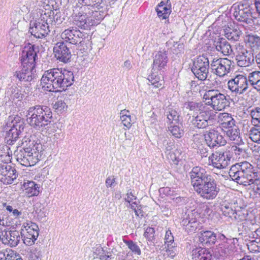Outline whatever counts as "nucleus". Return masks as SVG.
I'll return each instance as SVG.
<instances>
[{"instance_id":"nucleus-40","label":"nucleus","mask_w":260,"mask_h":260,"mask_svg":"<svg viewBox=\"0 0 260 260\" xmlns=\"http://www.w3.org/2000/svg\"><path fill=\"white\" fill-rule=\"evenodd\" d=\"M222 125L223 127L226 129L233 128L236 126L235 125V120L232 118L231 115L228 113H224L222 119Z\"/></svg>"},{"instance_id":"nucleus-15","label":"nucleus","mask_w":260,"mask_h":260,"mask_svg":"<svg viewBox=\"0 0 260 260\" xmlns=\"http://www.w3.org/2000/svg\"><path fill=\"white\" fill-rule=\"evenodd\" d=\"M38 52V47L35 45L28 44L25 46L21 52L20 57L22 66L35 69Z\"/></svg>"},{"instance_id":"nucleus-4","label":"nucleus","mask_w":260,"mask_h":260,"mask_svg":"<svg viewBox=\"0 0 260 260\" xmlns=\"http://www.w3.org/2000/svg\"><path fill=\"white\" fill-rule=\"evenodd\" d=\"M27 123L33 128L43 131L50 127L52 113L49 107L39 105L30 107L26 111Z\"/></svg>"},{"instance_id":"nucleus-55","label":"nucleus","mask_w":260,"mask_h":260,"mask_svg":"<svg viewBox=\"0 0 260 260\" xmlns=\"http://www.w3.org/2000/svg\"><path fill=\"white\" fill-rule=\"evenodd\" d=\"M42 256V252L41 250L36 248L30 251L29 258L31 260H41Z\"/></svg>"},{"instance_id":"nucleus-42","label":"nucleus","mask_w":260,"mask_h":260,"mask_svg":"<svg viewBox=\"0 0 260 260\" xmlns=\"http://www.w3.org/2000/svg\"><path fill=\"white\" fill-rule=\"evenodd\" d=\"M203 106L201 102H196L193 101H187L184 103L183 106L190 111L196 112L203 110L202 107Z\"/></svg>"},{"instance_id":"nucleus-33","label":"nucleus","mask_w":260,"mask_h":260,"mask_svg":"<svg viewBox=\"0 0 260 260\" xmlns=\"http://www.w3.org/2000/svg\"><path fill=\"white\" fill-rule=\"evenodd\" d=\"M224 132L230 140L234 141L235 142H241V143H242V139L240 136V131L237 126L228 129Z\"/></svg>"},{"instance_id":"nucleus-38","label":"nucleus","mask_w":260,"mask_h":260,"mask_svg":"<svg viewBox=\"0 0 260 260\" xmlns=\"http://www.w3.org/2000/svg\"><path fill=\"white\" fill-rule=\"evenodd\" d=\"M18 177L16 170L13 167L4 176L2 182L4 184H11Z\"/></svg>"},{"instance_id":"nucleus-39","label":"nucleus","mask_w":260,"mask_h":260,"mask_svg":"<svg viewBox=\"0 0 260 260\" xmlns=\"http://www.w3.org/2000/svg\"><path fill=\"white\" fill-rule=\"evenodd\" d=\"M23 229H24L25 233L39 236V229L36 223L31 221H27L23 223Z\"/></svg>"},{"instance_id":"nucleus-47","label":"nucleus","mask_w":260,"mask_h":260,"mask_svg":"<svg viewBox=\"0 0 260 260\" xmlns=\"http://www.w3.org/2000/svg\"><path fill=\"white\" fill-rule=\"evenodd\" d=\"M124 243L126 245L128 248L135 254L140 255L141 254V251L139 246L136 242L132 240H123Z\"/></svg>"},{"instance_id":"nucleus-48","label":"nucleus","mask_w":260,"mask_h":260,"mask_svg":"<svg viewBox=\"0 0 260 260\" xmlns=\"http://www.w3.org/2000/svg\"><path fill=\"white\" fill-rule=\"evenodd\" d=\"M249 242L247 243L248 250L252 252H260V242L256 240H248Z\"/></svg>"},{"instance_id":"nucleus-44","label":"nucleus","mask_w":260,"mask_h":260,"mask_svg":"<svg viewBox=\"0 0 260 260\" xmlns=\"http://www.w3.org/2000/svg\"><path fill=\"white\" fill-rule=\"evenodd\" d=\"M244 145V143L243 140H242L241 143V142H234V145L231 147V151L237 156L243 154L246 152V150L243 147Z\"/></svg>"},{"instance_id":"nucleus-59","label":"nucleus","mask_w":260,"mask_h":260,"mask_svg":"<svg viewBox=\"0 0 260 260\" xmlns=\"http://www.w3.org/2000/svg\"><path fill=\"white\" fill-rule=\"evenodd\" d=\"M12 167L8 164H4L0 166V181L2 182L4 176L8 173L10 170L12 169Z\"/></svg>"},{"instance_id":"nucleus-41","label":"nucleus","mask_w":260,"mask_h":260,"mask_svg":"<svg viewBox=\"0 0 260 260\" xmlns=\"http://www.w3.org/2000/svg\"><path fill=\"white\" fill-rule=\"evenodd\" d=\"M129 111L125 110L120 111V119L123 125L129 129L132 126V118L131 115L128 114Z\"/></svg>"},{"instance_id":"nucleus-63","label":"nucleus","mask_w":260,"mask_h":260,"mask_svg":"<svg viewBox=\"0 0 260 260\" xmlns=\"http://www.w3.org/2000/svg\"><path fill=\"white\" fill-rule=\"evenodd\" d=\"M5 152L4 154H0V161L4 162V164H8L10 161V156Z\"/></svg>"},{"instance_id":"nucleus-52","label":"nucleus","mask_w":260,"mask_h":260,"mask_svg":"<svg viewBox=\"0 0 260 260\" xmlns=\"http://www.w3.org/2000/svg\"><path fill=\"white\" fill-rule=\"evenodd\" d=\"M260 80V72H253L250 73L248 80L250 84L254 87L256 83Z\"/></svg>"},{"instance_id":"nucleus-13","label":"nucleus","mask_w":260,"mask_h":260,"mask_svg":"<svg viewBox=\"0 0 260 260\" xmlns=\"http://www.w3.org/2000/svg\"><path fill=\"white\" fill-rule=\"evenodd\" d=\"M209 67L208 58L203 55L194 59L191 70L199 80L203 81L208 78Z\"/></svg>"},{"instance_id":"nucleus-18","label":"nucleus","mask_w":260,"mask_h":260,"mask_svg":"<svg viewBox=\"0 0 260 260\" xmlns=\"http://www.w3.org/2000/svg\"><path fill=\"white\" fill-rule=\"evenodd\" d=\"M199 210L198 209L187 211L181 221V224L184 226L187 233H192L197 229L199 222L197 219L200 217Z\"/></svg>"},{"instance_id":"nucleus-35","label":"nucleus","mask_w":260,"mask_h":260,"mask_svg":"<svg viewBox=\"0 0 260 260\" xmlns=\"http://www.w3.org/2000/svg\"><path fill=\"white\" fill-rule=\"evenodd\" d=\"M241 31L239 29H232L229 28L224 30V35L229 40L237 41L239 40Z\"/></svg>"},{"instance_id":"nucleus-50","label":"nucleus","mask_w":260,"mask_h":260,"mask_svg":"<svg viewBox=\"0 0 260 260\" xmlns=\"http://www.w3.org/2000/svg\"><path fill=\"white\" fill-rule=\"evenodd\" d=\"M199 210V213L205 217H209L212 214L213 211L210 207L207 205H201Z\"/></svg>"},{"instance_id":"nucleus-11","label":"nucleus","mask_w":260,"mask_h":260,"mask_svg":"<svg viewBox=\"0 0 260 260\" xmlns=\"http://www.w3.org/2000/svg\"><path fill=\"white\" fill-rule=\"evenodd\" d=\"M235 63L227 58H214L211 62V72L219 77L227 75L233 70Z\"/></svg>"},{"instance_id":"nucleus-53","label":"nucleus","mask_w":260,"mask_h":260,"mask_svg":"<svg viewBox=\"0 0 260 260\" xmlns=\"http://www.w3.org/2000/svg\"><path fill=\"white\" fill-rule=\"evenodd\" d=\"M165 249L167 252V255L170 257L173 258L176 254V248L175 243L171 245H168L165 246L164 247H162V250Z\"/></svg>"},{"instance_id":"nucleus-21","label":"nucleus","mask_w":260,"mask_h":260,"mask_svg":"<svg viewBox=\"0 0 260 260\" xmlns=\"http://www.w3.org/2000/svg\"><path fill=\"white\" fill-rule=\"evenodd\" d=\"M229 89L236 94H243L248 88V84L246 77L242 75L236 76L228 83Z\"/></svg>"},{"instance_id":"nucleus-45","label":"nucleus","mask_w":260,"mask_h":260,"mask_svg":"<svg viewBox=\"0 0 260 260\" xmlns=\"http://www.w3.org/2000/svg\"><path fill=\"white\" fill-rule=\"evenodd\" d=\"M168 130L174 137L176 138H180L184 135L183 129L178 125L168 126Z\"/></svg>"},{"instance_id":"nucleus-2","label":"nucleus","mask_w":260,"mask_h":260,"mask_svg":"<svg viewBox=\"0 0 260 260\" xmlns=\"http://www.w3.org/2000/svg\"><path fill=\"white\" fill-rule=\"evenodd\" d=\"M74 81V76L72 71L53 68L44 72L41 79V84L44 90L53 92L65 90Z\"/></svg>"},{"instance_id":"nucleus-19","label":"nucleus","mask_w":260,"mask_h":260,"mask_svg":"<svg viewBox=\"0 0 260 260\" xmlns=\"http://www.w3.org/2000/svg\"><path fill=\"white\" fill-rule=\"evenodd\" d=\"M34 69V68L22 66L20 70L13 73V76L11 77V81L15 82L18 86L19 84L27 85V83H30L35 78V75L33 73Z\"/></svg>"},{"instance_id":"nucleus-58","label":"nucleus","mask_w":260,"mask_h":260,"mask_svg":"<svg viewBox=\"0 0 260 260\" xmlns=\"http://www.w3.org/2000/svg\"><path fill=\"white\" fill-rule=\"evenodd\" d=\"M245 239V240L252 239V240H256L260 242V229L255 230L254 232H251L250 235H243Z\"/></svg>"},{"instance_id":"nucleus-62","label":"nucleus","mask_w":260,"mask_h":260,"mask_svg":"<svg viewBox=\"0 0 260 260\" xmlns=\"http://www.w3.org/2000/svg\"><path fill=\"white\" fill-rule=\"evenodd\" d=\"M173 47L174 49H173L172 51L174 54H177L183 51V44L182 43H178L176 42L175 44L174 45Z\"/></svg>"},{"instance_id":"nucleus-7","label":"nucleus","mask_w":260,"mask_h":260,"mask_svg":"<svg viewBox=\"0 0 260 260\" xmlns=\"http://www.w3.org/2000/svg\"><path fill=\"white\" fill-rule=\"evenodd\" d=\"M88 36L87 34L73 27L65 29L61 34V38L63 41L69 45H76L77 49L83 52H86L90 47Z\"/></svg>"},{"instance_id":"nucleus-6","label":"nucleus","mask_w":260,"mask_h":260,"mask_svg":"<svg viewBox=\"0 0 260 260\" xmlns=\"http://www.w3.org/2000/svg\"><path fill=\"white\" fill-rule=\"evenodd\" d=\"M169 58L168 53L165 50H160L156 52L153 57L152 68L148 73L147 79L155 88H159L164 84V72Z\"/></svg>"},{"instance_id":"nucleus-43","label":"nucleus","mask_w":260,"mask_h":260,"mask_svg":"<svg viewBox=\"0 0 260 260\" xmlns=\"http://www.w3.org/2000/svg\"><path fill=\"white\" fill-rule=\"evenodd\" d=\"M251 122L255 126H260V107H256L250 110Z\"/></svg>"},{"instance_id":"nucleus-22","label":"nucleus","mask_w":260,"mask_h":260,"mask_svg":"<svg viewBox=\"0 0 260 260\" xmlns=\"http://www.w3.org/2000/svg\"><path fill=\"white\" fill-rule=\"evenodd\" d=\"M208 160L214 168L221 169L225 168L229 165L231 157L224 152L216 151L209 156Z\"/></svg>"},{"instance_id":"nucleus-17","label":"nucleus","mask_w":260,"mask_h":260,"mask_svg":"<svg viewBox=\"0 0 260 260\" xmlns=\"http://www.w3.org/2000/svg\"><path fill=\"white\" fill-rule=\"evenodd\" d=\"M204 137L206 144L211 149L224 146L226 144L224 137L215 128L206 131L204 134Z\"/></svg>"},{"instance_id":"nucleus-23","label":"nucleus","mask_w":260,"mask_h":260,"mask_svg":"<svg viewBox=\"0 0 260 260\" xmlns=\"http://www.w3.org/2000/svg\"><path fill=\"white\" fill-rule=\"evenodd\" d=\"M0 239L3 244L13 247L19 243L21 235L16 230H4L0 232Z\"/></svg>"},{"instance_id":"nucleus-61","label":"nucleus","mask_w":260,"mask_h":260,"mask_svg":"<svg viewBox=\"0 0 260 260\" xmlns=\"http://www.w3.org/2000/svg\"><path fill=\"white\" fill-rule=\"evenodd\" d=\"M66 105V104L63 101L59 100L55 102L54 104L53 108L57 112H62L64 110Z\"/></svg>"},{"instance_id":"nucleus-49","label":"nucleus","mask_w":260,"mask_h":260,"mask_svg":"<svg viewBox=\"0 0 260 260\" xmlns=\"http://www.w3.org/2000/svg\"><path fill=\"white\" fill-rule=\"evenodd\" d=\"M155 230L153 228L148 227L145 230L144 236L146 239L149 242H151L153 243H154L155 240Z\"/></svg>"},{"instance_id":"nucleus-57","label":"nucleus","mask_w":260,"mask_h":260,"mask_svg":"<svg viewBox=\"0 0 260 260\" xmlns=\"http://www.w3.org/2000/svg\"><path fill=\"white\" fill-rule=\"evenodd\" d=\"M174 237L170 230L166 231V234L164 238V246L166 245L174 244Z\"/></svg>"},{"instance_id":"nucleus-28","label":"nucleus","mask_w":260,"mask_h":260,"mask_svg":"<svg viewBox=\"0 0 260 260\" xmlns=\"http://www.w3.org/2000/svg\"><path fill=\"white\" fill-rule=\"evenodd\" d=\"M192 260H213L208 250L204 248H197L192 251Z\"/></svg>"},{"instance_id":"nucleus-10","label":"nucleus","mask_w":260,"mask_h":260,"mask_svg":"<svg viewBox=\"0 0 260 260\" xmlns=\"http://www.w3.org/2000/svg\"><path fill=\"white\" fill-rule=\"evenodd\" d=\"M90 8L89 6L81 4V3L73 7L72 16L74 21L76 25L82 29H86L89 27L87 18L89 15L93 13Z\"/></svg>"},{"instance_id":"nucleus-31","label":"nucleus","mask_w":260,"mask_h":260,"mask_svg":"<svg viewBox=\"0 0 260 260\" xmlns=\"http://www.w3.org/2000/svg\"><path fill=\"white\" fill-rule=\"evenodd\" d=\"M6 96L9 100L14 101L16 99L20 100L22 99V94L20 89L16 86H12L8 88L6 92Z\"/></svg>"},{"instance_id":"nucleus-25","label":"nucleus","mask_w":260,"mask_h":260,"mask_svg":"<svg viewBox=\"0 0 260 260\" xmlns=\"http://www.w3.org/2000/svg\"><path fill=\"white\" fill-rule=\"evenodd\" d=\"M237 239H229L225 242H221L219 244L217 250L220 256H226L230 254L235 248V241Z\"/></svg>"},{"instance_id":"nucleus-14","label":"nucleus","mask_w":260,"mask_h":260,"mask_svg":"<svg viewBox=\"0 0 260 260\" xmlns=\"http://www.w3.org/2000/svg\"><path fill=\"white\" fill-rule=\"evenodd\" d=\"M233 8L234 9L233 15L237 20L247 24L251 23L252 17V5L247 2H242L238 4H234Z\"/></svg>"},{"instance_id":"nucleus-32","label":"nucleus","mask_w":260,"mask_h":260,"mask_svg":"<svg viewBox=\"0 0 260 260\" xmlns=\"http://www.w3.org/2000/svg\"><path fill=\"white\" fill-rule=\"evenodd\" d=\"M157 15L158 17L161 18L162 19H166L171 13V8L166 6L162 5L161 4H158L155 8Z\"/></svg>"},{"instance_id":"nucleus-26","label":"nucleus","mask_w":260,"mask_h":260,"mask_svg":"<svg viewBox=\"0 0 260 260\" xmlns=\"http://www.w3.org/2000/svg\"><path fill=\"white\" fill-rule=\"evenodd\" d=\"M217 240V235L211 231H202L199 236V241L204 246L214 245Z\"/></svg>"},{"instance_id":"nucleus-56","label":"nucleus","mask_w":260,"mask_h":260,"mask_svg":"<svg viewBox=\"0 0 260 260\" xmlns=\"http://www.w3.org/2000/svg\"><path fill=\"white\" fill-rule=\"evenodd\" d=\"M95 254L99 256L100 259L106 260L108 258L110 257V256L108 255V252H106L103 247H99L96 248L95 251L94 252Z\"/></svg>"},{"instance_id":"nucleus-5","label":"nucleus","mask_w":260,"mask_h":260,"mask_svg":"<svg viewBox=\"0 0 260 260\" xmlns=\"http://www.w3.org/2000/svg\"><path fill=\"white\" fill-rule=\"evenodd\" d=\"M23 147H19L14 152L17 161L22 166L29 167L34 166L38 161L39 144H34L28 138H24L22 140Z\"/></svg>"},{"instance_id":"nucleus-51","label":"nucleus","mask_w":260,"mask_h":260,"mask_svg":"<svg viewBox=\"0 0 260 260\" xmlns=\"http://www.w3.org/2000/svg\"><path fill=\"white\" fill-rule=\"evenodd\" d=\"M58 10L55 9L53 11H51L50 12V14L49 15V18H51V20L49 23L54 24L56 23H60L61 22V20L60 18V14H58Z\"/></svg>"},{"instance_id":"nucleus-12","label":"nucleus","mask_w":260,"mask_h":260,"mask_svg":"<svg viewBox=\"0 0 260 260\" xmlns=\"http://www.w3.org/2000/svg\"><path fill=\"white\" fill-rule=\"evenodd\" d=\"M215 116V114L212 110L203 107V110L198 115L192 116L190 122L196 128H205L212 124V121Z\"/></svg>"},{"instance_id":"nucleus-16","label":"nucleus","mask_w":260,"mask_h":260,"mask_svg":"<svg viewBox=\"0 0 260 260\" xmlns=\"http://www.w3.org/2000/svg\"><path fill=\"white\" fill-rule=\"evenodd\" d=\"M51 21V18H48L45 21L42 19L41 21H30L29 32L36 38L45 37L50 32L49 22Z\"/></svg>"},{"instance_id":"nucleus-3","label":"nucleus","mask_w":260,"mask_h":260,"mask_svg":"<svg viewBox=\"0 0 260 260\" xmlns=\"http://www.w3.org/2000/svg\"><path fill=\"white\" fill-rule=\"evenodd\" d=\"M229 174L233 181L244 186L251 185L254 192L260 194V175L248 161L233 165Z\"/></svg>"},{"instance_id":"nucleus-1","label":"nucleus","mask_w":260,"mask_h":260,"mask_svg":"<svg viewBox=\"0 0 260 260\" xmlns=\"http://www.w3.org/2000/svg\"><path fill=\"white\" fill-rule=\"evenodd\" d=\"M188 175L194 190L200 197L206 200H213L216 197L219 187L213 177L204 168L194 167Z\"/></svg>"},{"instance_id":"nucleus-20","label":"nucleus","mask_w":260,"mask_h":260,"mask_svg":"<svg viewBox=\"0 0 260 260\" xmlns=\"http://www.w3.org/2000/svg\"><path fill=\"white\" fill-rule=\"evenodd\" d=\"M69 45L63 40L55 44L53 50L57 60L65 63L71 61L72 54Z\"/></svg>"},{"instance_id":"nucleus-37","label":"nucleus","mask_w":260,"mask_h":260,"mask_svg":"<svg viewBox=\"0 0 260 260\" xmlns=\"http://www.w3.org/2000/svg\"><path fill=\"white\" fill-rule=\"evenodd\" d=\"M0 260H23L18 258L16 253L12 249H6L0 252Z\"/></svg>"},{"instance_id":"nucleus-36","label":"nucleus","mask_w":260,"mask_h":260,"mask_svg":"<svg viewBox=\"0 0 260 260\" xmlns=\"http://www.w3.org/2000/svg\"><path fill=\"white\" fill-rule=\"evenodd\" d=\"M20 235L21 239L23 241V243L28 246L34 244L38 237V236L36 235H31V234L25 233L24 229H21Z\"/></svg>"},{"instance_id":"nucleus-8","label":"nucleus","mask_w":260,"mask_h":260,"mask_svg":"<svg viewBox=\"0 0 260 260\" xmlns=\"http://www.w3.org/2000/svg\"><path fill=\"white\" fill-rule=\"evenodd\" d=\"M25 127L24 119L18 116H15L5 126L6 131L5 141L9 145H13L18 139Z\"/></svg>"},{"instance_id":"nucleus-60","label":"nucleus","mask_w":260,"mask_h":260,"mask_svg":"<svg viewBox=\"0 0 260 260\" xmlns=\"http://www.w3.org/2000/svg\"><path fill=\"white\" fill-rule=\"evenodd\" d=\"M159 192L161 198H164L166 196H171L173 193V191L170 188L168 187H161L159 189Z\"/></svg>"},{"instance_id":"nucleus-24","label":"nucleus","mask_w":260,"mask_h":260,"mask_svg":"<svg viewBox=\"0 0 260 260\" xmlns=\"http://www.w3.org/2000/svg\"><path fill=\"white\" fill-rule=\"evenodd\" d=\"M236 60L239 67H249L254 63V56L251 51L242 49L237 55Z\"/></svg>"},{"instance_id":"nucleus-27","label":"nucleus","mask_w":260,"mask_h":260,"mask_svg":"<svg viewBox=\"0 0 260 260\" xmlns=\"http://www.w3.org/2000/svg\"><path fill=\"white\" fill-rule=\"evenodd\" d=\"M217 51L221 52L223 55H230L233 52L230 43L224 38H219L214 44Z\"/></svg>"},{"instance_id":"nucleus-64","label":"nucleus","mask_w":260,"mask_h":260,"mask_svg":"<svg viewBox=\"0 0 260 260\" xmlns=\"http://www.w3.org/2000/svg\"><path fill=\"white\" fill-rule=\"evenodd\" d=\"M125 201L128 204H130L131 202H134V200H137V197L134 196L132 192L131 191L129 192H127V197L125 198Z\"/></svg>"},{"instance_id":"nucleus-46","label":"nucleus","mask_w":260,"mask_h":260,"mask_svg":"<svg viewBox=\"0 0 260 260\" xmlns=\"http://www.w3.org/2000/svg\"><path fill=\"white\" fill-rule=\"evenodd\" d=\"M249 138L254 142L260 143V128L252 127L249 132Z\"/></svg>"},{"instance_id":"nucleus-30","label":"nucleus","mask_w":260,"mask_h":260,"mask_svg":"<svg viewBox=\"0 0 260 260\" xmlns=\"http://www.w3.org/2000/svg\"><path fill=\"white\" fill-rule=\"evenodd\" d=\"M245 41L246 44L253 50H260V37L252 34L246 35Z\"/></svg>"},{"instance_id":"nucleus-29","label":"nucleus","mask_w":260,"mask_h":260,"mask_svg":"<svg viewBox=\"0 0 260 260\" xmlns=\"http://www.w3.org/2000/svg\"><path fill=\"white\" fill-rule=\"evenodd\" d=\"M25 193L29 197L37 196L40 192V187L36 182L32 181H27L23 183Z\"/></svg>"},{"instance_id":"nucleus-34","label":"nucleus","mask_w":260,"mask_h":260,"mask_svg":"<svg viewBox=\"0 0 260 260\" xmlns=\"http://www.w3.org/2000/svg\"><path fill=\"white\" fill-rule=\"evenodd\" d=\"M167 123L171 125L175 122V123H178L179 122L180 115L179 113L175 109L169 108L166 112Z\"/></svg>"},{"instance_id":"nucleus-9","label":"nucleus","mask_w":260,"mask_h":260,"mask_svg":"<svg viewBox=\"0 0 260 260\" xmlns=\"http://www.w3.org/2000/svg\"><path fill=\"white\" fill-rule=\"evenodd\" d=\"M203 98L208 100L207 105L211 106L216 110L221 111L230 106V96L221 93L218 90L211 89L206 91Z\"/></svg>"},{"instance_id":"nucleus-54","label":"nucleus","mask_w":260,"mask_h":260,"mask_svg":"<svg viewBox=\"0 0 260 260\" xmlns=\"http://www.w3.org/2000/svg\"><path fill=\"white\" fill-rule=\"evenodd\" d=\"M102 0H79V3L89 6L91 8L98 7L100 6Z\"/></svg>"}]
</instances>
